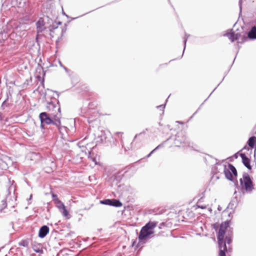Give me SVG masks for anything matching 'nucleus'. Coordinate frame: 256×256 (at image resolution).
I'll return each mask as SVG.
<instances>
[{
    "label": "nucleus",
    "mask_w": 256,
    "mask_h": 256,
    "mask_svg": "<svg viewBox=\"0 0 256 256\" xmlns=\"http://www.w3.org/2000/svg\"><path fill=\"white\" fill-rule=\"evenodd\" d=\"M12 96L10 92L6 93V100L3 102L2 103L0 108L2 110H4L5 109L6 107H8L9 106V104L8 102V99L10 98H11Z\"/></svg>",
    "instance_id": "6ab92c4d"
},
{
    "label": "nucleus",
    "mask_w": 256,
    "mask_h": 256,
    "mask_svg": "<svg viewBox=\"0 0 256 256\" xmlns=\"http://www.w3.org/2000/svg\"><path fill=\"white\" fill-rule=\"evenodd\" d=\"M224 174L227 179L230 181H234L237 176V171L236 168L230 164L224 166Z\"/></svg>",
    "instance_id": "0eeeda50"
},
{
    "label": "nucleus",
    "mask_w": 256,
    "mask_h": 256,
    "mask_svg": "<svg viewBox=\"0 0 256 256\" xmlns=\"http://www.w3.org/2000/svg\"><path fill=\"white\" fill-rule=\"evenodd\" d=\"M216 88L213 90V91H212V92L210 94H209V96H208V98H207L204 100V102H205V101H206V100H208V98L210 96V95L212 94V92L215 90H216Z\"/></svg>",
    "instance_id": "c03bdc74"
},
{
    "label": "nucleus",
    "mask_w": 256,
    "mask_h": 256,
    "mask_svg": "<svg viewBox=\"0 0 256 256\" xmlns=\"http://www.w3.org/2000/svg\"><path fill=\"white\" fill-rule=\"evenodd\" d=\"M248 146L250 148L254 149L256 146V138L255 136H252L250 137L247 142Z\"/></svg>",
    "instance_id": "f3484780"
},
{
    "label": "nucleus",
    "mask_w": 256,
    "mask_h": 256,
    "mask_svg": "<svg viewBox=\"0 0 256 256\" xmlns=\"http://www.w3.org/2000/svg\"><path fill=\"white\" fill-rule=\"evenodd\" d=\"M190 36V34H185V36L184 38V48L183 50V54L184 53L186 47V44L188 40V38Z\"/></svg>",
    "instance_id": "a878e982"
},
{
    "label": "nucleus",
    "mask_w": 256,
    "mask_h": 256,
    "mask_svg": "<svg viewBox=\"0 0 256 256\" xmlns=\"http://www.w3.org/2000/svg\"><path fill=\"white\" fill-rule=\"evenodd\" d=\"M37 39H38V36L36 37V40H37Z\"/></svg>",
    "instance_id": "e2e57ef3"
},
{
    "label": "nucleus",
    "mask_w": 256,
    "mask_h": 256,
    "mask_svg": "<svg viewBox=\"0 0 256 256\" xmlns=\"http://www.w3.org/2000/svg\"><path fill=\"white\" fill-rule=\"evenodd\" d=\"M144 134V132H140V134H136L134 136V140L136 138V137H137L138 136H139V135H140V134Z\"/></svg>",
    "instance_id": "e433bc0d"
},
{
    "label": "nucleus",
    "mask_w": 256,
    "mask_h": 256,
    "mask_svg": "<svg viewBox=\"0 0 256 256\" xmlns=\"http://www.w3.org/2000/svg\"><path fill=\"white\" fill-rule=\"evenodd\" d=\"M244 165L249 170H251L250 161H242Z\"/></svg>",
    "instance_id": "bb28decb"
},
{
    "label": "nucleus",
    "mask_w": 256,
    "mask_h": 256,
    "mask_svg": "<svg viewBox=\"0 0 256 256\" xmlns=\"http://www.w3.org/2000/svg\"><path fill=\"white\" fill-rule=\"evenodd\" d=\"M94 104L93 102H89L87 106H83L80 108L81 116L88 118V123H90V120H89L90 116H92V114L96 112L95 109L94 108Z\"/></svg>",
    "instance_id": "1a4fd4ad"
},
{
    "label": "nucleus",
    "mask_w": 256,
    "mask_h": 256,
    "mask_svg": "<svg viewBox=\"0 0 256 256\" xmlns=\"http://www.w3.org/2000/svg\"><path fill=\"white\" fill-rule=\"evenodd\" d=\"M56 128L58 130L62 138H66V134H68V128L65 126H62L61 124L59 126H55Z\"/></svg>",
    "instance_id": "dca6fc26"
},
{
    "label": "nucleus",
    "mask_w": 256,
    "mask_h": 256,
    "mask_svg": "<svg viewBox=\"0 0 256 256\" xmlns=\"http://www.w3.org/2000/svg\"><path fill=\"white\" fill-rule=\"evenodd\" d=\"M174 144L176 146L178 147L188 144V140L184 132L180 131L176 134Z\"/></svg>",
    "instance_id": "6e6552de"
},
{
    "label": "nucleus",
    "mask_w": 256,
    "mask_h": 256,
    "mask_svg": "<svg viewBox=\"0 0 256 256\" xmlns=\"http://www.w3.org/2000/svg\"><path fill=\"white\" fill-rule=\"evenodd\" d=\"M75 18H72V20H74V19H75Z\"/></svg>",
    "instance_id": "680f3d73"
},
{
    "label": "nucleus",
    "mask_w": 256,
    "mask_h": 256,
    "mask_svg": "<svg viewBox=\"0 0 256 256\" xmlns=\"http://www.w3.org/2000/svg\"><path fill=\"white\" fill-rule=\"evenodd\" d=\"M42 85H44V78H43V79H42Z\"/></svg>",
    "instance_id": "de8ad7c7"
},
{
    "label": "nucleus",
    "mask_w": 256,
    "mask_h": 256,
    "mask_svg": "<svg viewBox=\"0 0 256 256\" xmlns=\"http://www.w3.org/2000/svg\"><path fill=\"white\" fill-rule=\"evenodd\" d=\"M242 0H239V2H238V5H239V7H240V14L242 13Z\"/></svg>",
    "instance_id": "c756f323"
},
{
    "label": "nucleus",
    "mask_w": 256,
    "mask_h": 256,
    "mask_svg": "<svg viewBox=\"0 0 256 256\" xmlns=\"http://www.w3.org/2000/svg\"><path fill=\"white\" fill-rule=\"evenodd\" d=\"M60 212L62 214V216L66 218L67 219H68L70 218V216H69V212H68L67 210L66 209V206H64V207H63L61 210H60Z\"/></svg>",
    "instance_id": "5701e85b"
},
{
    "label": "nucleus",
    "mask_w": 256,
    "mask_h": 256,
    "mask_svg": "<svg viewBox=\"0 0 256 256\" xmlns=\"http://www.w3.org/2000/svg\"><path fill=\"white\" fill-rule=\"evenodd\" d=\"M48 28H49V30H50V33L52 32H53V30H53V29H52V28H51V26H50L48 27Z\"/></svg>",
    "instance_id": "a19ab883"
},
{
    "label": "nucleus",
    "mask_w": 256,
    "mask_h": 256,
    "mask_svg": "<svg viewBox=\"0 0 256 256\" xmlns=\"http://www.w3.org/2000/svg\"><path fill=\"white\" fill-rule=\"evenodd\" d=\"M63 68H64V70H65L66 72H69V70H69L67 68H66V66H64V67Z\"/></svg>",
    "instance_id": "37998d69"
},
{
    "label": "nucleus",
    "mask_w": 256,
    "mask_h": 256,
    "mask_svg": "<svg viewBox=\"0 0 256 256\" xmlns=\"http://www.w3.org/2000/svg\"><path fill=\"white\" fill-rule=\"evenodd\" d=\"M239 152L242 160H252L253 158L256 160V150H253L246 146Z\"/></svg>",
    "instance_id": "423d86ee"
},
{
    "label": "nucleus",
    "mask_w": 256,
    "mask_h": 256,
    "mask_svg": "<svg viewBox=\"0 0 256 256\" xmlns=\"http://www.w3.org/2000/svg\"><path fill=\"white\" fill-rule=\"evenodd\" d=\"M86 139V137L84 138L82 141L80 142L78 144V146L80 148V147H83L84 146V140Z\"/></svg>",
    "instance_id": "c85d7f7f"
},
{
    "label": "nucleus",
    "mask_w": 256,
    "mask_h": 256,
    "mask_svg": "<svg viewBox=\"0 0 256 256\" xmlns=\"http://www.w3.org/2000/svg\"><path fill=\"white\" fill-rule=\"evenodd\" d=\"M58 63H59V64H60V67H62V68H63L64 66L62 64V62H61L60 60H59V61H58Z\"/></svg>",
    "instance_id": "79ce46f5"
},
{
    "label": "nucleus",
    "mask_w": 256,
    "mask_h": 256,
    "mask_svg": "<svg viewBox=\"0 0 256 256\" xmlns=\"http://www.w3.org/2000/svg\"><path fill=\"white\" fill-rule=\"evenodd\" d=\"M117 134H122L123 133H122V132H118Z\"/></svg>",
    "instance_id": "603ef678"
},
{
    "label": "nucleus",
    "mask_w": 256,
    "mask_h": 256,
    "mask_svg": "<svg viewBox=\"0 0 256 256\" xmlns=\"http://www.w3.org/2000/svg\"><path fill=\"white\" fill-rule=\"evenodd\" d=\"M39 118L41 123H44L46 124H53L59 126L60 124V120L57 118H54L47 112H42L39 114Z\"/></svg>",
    "instance_id": "39448f33"
},
{
    "label": "nucleus",
    "mask_w": 256,
    "mask_h": 256,
    "mask_svg": "<svg viewBox=\"0 0 256 256\" xmlns=\"http://www.w3.org/2000/svg\"><path fill=\"white\" fill-rule=\"evenodd\" d=\"M54 204H55L56 207L59 210H61V209L65 206L64 203L62 202L60 200L56 199V201L55 202H54Z\"/></svg>",
    "instance_id": "b1692460"
},
{
    "label": "nucleus",
    "mask_w": 256,
    "mask_h": 256,
    "mask_svg": "<svg viewBox=\"0 0 256 256\" xmlns=\"http://www.w3.org/2000/svg\"><path fill=\"white\" fill-rule=\"evenodd\" d=\"M158 222H150L143 226L141 229L138 236L140 242H142L148 238L149 236L154 234V229L156 226Z\"/></svg>",
    "instance_id": "7ed1b4c3"
},
{
    "label": "nucleus",
    "mask_w": 256,
    "mask_h": 256,
    "mask_svg": "<svg viewBox=\"0 0 256 256\" xmlns=\"http://www.w3.org/2000/svg\"><path fill=\"white\" fill-rule=\"evenodd\" d=\"M44 124H46L44 123L42 124L40 122V128L42 129H44Z\"/></svg>",
    "instance_id": "58836bf2"
},
{
    "label": "nucleus",
    "mask_w": 256,
    "mask_h": 256,
    "mask_svg": "<svg viewBox=\"0 0 256 256\" xmlns=\"http://www.w3.org/2000/svg\"><path fill=\"white\" fill-rule=\"evenodd\" d=\"M197 208H200L202 209H205L206 208V206H198V205H196V206Z\"/></svg>",
    "instance_id": "c9c22d12"
},
{
    "label": "nucleus",
    "mask_w": 256,
    "mask_h": 256,
    "mask_svg": "<svg viewBox=\"0 0 256 256\" xmlns=\"http://www.w3.org/2000/svg\"><path fill=\"white\" fill-rule=\"evenodd\" d=\"M240 184L245 188L246 191L250 192L253 188L252 182L248 174L243 176L242 178L240 180Z\"/></svg>",
    "instance_id": "9d476101"
},
{
    "label": "nucleus",
    "mask_w": 256,
    "mask_h": 256,
    "mask_svg": "<svg viewBox=\"0 0 256 256\" xmlns=\"http://www.w3.org/2000/svg\"><path fill=\"white\" fill-rule=\"evenodd\" d=\"M200 109V108H198L197 110H199Z\"/></svg>",
    "instance_id": "4d7b16f0"
},
{
    "label": "nucleus",
    "mask_w": 256,
    "mask_h": 256,
    "mask_svg": "<svg viewBox=\"0 0 256 256\" xmlns=\"http://www.w3.org/2000/svg\"><path fill=\"white\" fill-rule=\"evenodd\" d=\"M62 14H63V15H64V16H65V15L66 14L64 12V10H62Z\"/></svg>",
    "instance_id": "09e8293b"
},
{
    "label": "nucleus",
    "mask_w": 256,
    "mask_h": 256,
    "mask_svg": "<svg viewBox=\"0 0 256 256\" xmlns=\"http://www.w3.org/2000/svg\"><path fill=\"white\" fill-rule=\"evenodd\" d=\"M100 203L115 207H121L122 206V203L120 200L116 199H107L101 200Z\"/></svg>",
    "instance_id": "f8f14e48"
},
{
    "label": "nucleus",
    "mask_w": 256,
    "mask_h": 256,
    "mask_svg": "<svg viewBox=\"0 0 256 256\" xmlns=\"http://www.w3.org/2000/svg\"><path fill=\"white\" fill-rule=\"evenodd\" d=\"M28 80H26V82H24V86H23V87H24V88L26 85L28 86Z\"/></svg>",
    "instance_id": "ea45409f"
},
{
    "label": "nucleus",
    "mask_w": 256,
    "mask_h": 256,
    "mask_svg": "<svg viewBox=\"0 0 256 256\" xmlns=\"http://www.w3.org/2000/svg\"><path fill=\"white\" fill-rule=\"evenodd\" d=\"M52 198H53V201H54V202H56V199L59 200V198H58V196L56 194H52Z\"/></svg>",
    "instance_id": "7c9ffc66"
},
{
    "label": "nucleus",
    "mask_w": 256,
    "mask_h": 256,
    "mask_svg": "<svg viewBox=\"0 0 256 256\" xmlns=\"http://www.w3.org/2000/svg\"><path fill=\"white\" fill-rule=\"evenodd\" d=\"M49 232V228L46 226H42L38 232V236L40 238H44Z\"/></svg>",
    "instance_id": "2eb2a0df"
},
{
    "label": "nucleus",
    "mask_w": 256,
    "mask_h": 256,
    "mask_svg": "<svg viewBox=\"0 0 256 256\" xmlns=\"http://www.w3.org/2000/svg\"><path fill=\"white\" fill-rule=\"evenodd\" d=\"M184 54L182 53V56H180V58H182V56H183Z\"/></svg>",
    "instance_id": "052dcab7"
},
{
    "label": "nucleus",
    "mask_w": 256,
    "mask_h": 256,
    "mask_svg": "<svg viewBox=\"0 0 256 256\" xmlns=\"http://www.w3.org/2000/svg\"><path fill=\"white\" fill-rule=\"evenodd\" d=\"M234 36L236 38V40H238L240 38V37L241 34L240 32H237V33L234 32Z\"/></svg>",
    "instance_id": "473e14b6"
},
{
    "label": "nucleus",
    "mask_w": 256,
    "mask_h": 256,
    "mask_svg": "<svg viewBox=\"0 0 256 256\" xmlns=\"http://www.w3.org/2000/svg\"><path fill=\"white\" fill-rule=\"evenodd\" d=\"M240 152L239 151L232 156H228L227 158L224 159L223 160H234V159H237L240 156Z\"/></svg>",
    "instance_id": "393cba45"
},
{
    "label": "nucleus",
    "mask_w": 256,
    "mask_h": 256,
    "mask_svg": "<svg viewBox=\"0 0 256 256\" xmlns=\"http://www.w3.org/2000/svg\"><path fill=\"white\" fill-rule=\"evenodd\" d=\"M92 160H96V158H92Z\"/></svg>",
    "instance_id": "6e6d98bb"
},
{
    "label": "nucleus",
    "mask_w": 256,
    "mask_h": 256,
    "mask_svg": "<svg viewBox=\"0 0 256 256\" xmlns=\"http://www.w3.org/2000/svg\"><path fill=\"white\" fill-rule=\"evenodd\" d=\"M7 163L6 161H0V170H6L8 168L9 166L12 164L10 161Z\"/></svg>",
    "instance_id": "aec40b11"
},
{
    "label": "nucleus",
    "mask_w": 256,
    "mask_h": 256,
    "mask_svg": "<svg viewBox=\"0 0 256 256\" xmlns=\"http://www.w3.org/2000/svg\"><path fill=\"white\" fill-rule=\"evenodd\" d=\"M56 25L58 26L59 25H61L62 24V22H58L57 23H56Z\"/></svg>",
    "instance_id": "a18cd8bd"
},
{
    "label": "nucleus",
    "mask_w": 256,
    "mask_h": 256,
    "mask_svg": "<svg viewBox=\"0 0 256 256\" xmlns=\"http://www.w3.org/2000/svg\"><path fill=\"white\" fill-rule=\"evenodd\" d=\"M200 109V108H198L197 110H199Z\"/></svg>",
    "instance_id": "13d9d810"
},
{
    "label": "nucleus",
    "mask_w": 256,
    "mask_h": 256,
    "mask_svg": "<svg viewBox=\"0 0 256 256\" xmlns=\"http://www.w3.org/2000/svg\"><path fill=\"white\" fill-rule=\"evenodd\" d=\"M226 239L228 244H230L231 242V240L230 238L226 237Z\"/></svg>",
    "instance_id": "4c0bfd02"
},
{
    "label": "nucleus",
    "mask_w": 256,
    "mask_h": 256,
    "mask_svg": "<svg viewBox=\"0 0 256 256\" xmlns=\"http://www.w3.org/2000/svg\"><path fill=\"white\" fill-rule=\"evenodd\" d=\"M198 110H196V112H195L194 114L193 115H194L196 112H197Z\"/></svg>",
    "instance_id": "864d4df0"
},
{
    "label": "nucleus",
    "mask_w": 256,
    "mask_h": 256,
    "mask_svg": "<svg viewBox=\"0 0 256 256\" xmlns=\"http://www.w3.org/2000/svg\"><path fill=\"white\" fill-rule=\"evenodd\" d=\"M36 32L38 34L42 33L46 29V28L44 26L45 22L44 18H38V20L36 22Z\"/></svg>",
    "instance_id": "ddd939ff"
},
{
    "label": "nucleus",
    "mask_w": 256,
    "mask_h": 256,
    "mask_svg": "<svg viewBox=\"0 0 256 256\" xmlns=\"http://www.w3.org/2000/svg\"><path fill=\"white\" fill-rule=\"evenodd\" d=\"M59 40H60V38H58V39L56 41V42L57 43Z\"/></svg>",
    "instance_id": "5fc2aeb1"
},
{
    "label": "nucleus",
    "mask_w": 256,
    "mask_h": 256,
    "mask_svg": "<svg viewBox=\"0 0 256 256\" xmlns=\"http://www.w3.org/2000/svg\"><path fill=\"white\" fill-rule=\"evenodd\" d=\"M48 113L52 116L54 118L60 120L62 114L59 101L54 98L50 102H48L46 105Z\"/></svg>",
    "instance_id": "f03ea898"
},
{
    "label": "nucleus",
    "mask_w": 256,
    "mask_h": 256,
    "mask_svg": "<svg viewBox=\"0 0 256 256\" xmlns=\"http://www.w3.org/2000/svg\"><path fill=\"white\" fill-rule=\"evenodd\" d=\"M162 146V144H160L157 146L155 148H154L148 154L146 155L145 156L140 158L138 160H143L146 158H148L152 154H153L157 150H158Z\"/></svg>",
    "instance_id": "4be33fe9"
},
{
    "label": "nucleus",
    "mask_w": 256,
    "mask_h": 256,
    "mask_svg": "<svg viewBox=\"0 0 256 256\" xmlns=\"http://www.w3.org/2000/svg\"><path fill=\"white\" fill-rule=\"evenodd\" d=\"M200 109V108H198L197 110H199Z\"/></svg>",
    "instance_id": "bf43d9fd"
},
{
    "label": "nucleus",
    "mask_w": 256,
    "mask_h": 256,
    "mask_svg": "<svg viewBox=\"0 0 256 256\" xmlns=\"http://www.w3.org/2000/svg\"><path fill=\"white\" fill-rule=\"evenodd\" d=\"M51 28H52L53 30H55L58 28V26L56 25V24H52V25H50Z\"/></svg>",
    "instance_id": "f704fd0d"
},
{
    "label": "nucleus",
    "mask_w": 256,
    "mask_h": 256,
    "mask_svg": "<svg viewBox=\"0 0 256 256\" xmlns=\"http://www.w3.org/2000/svg\"><path fill=\"white\" fill-rule=\"evenodd\" d=\"M32 248L33 250L38 253H42V247L40 244H38L36 242H34L32 244Z\"/></svg>",
    "instance_id": "a211bd4d"
},
{
    "label": "nucleus",
    "mask_w": 256,
    "mask_h": 256,
    "mask_svg": "<svg viewBox=\"0 0 256 256\" xmlns=\"http://www.w3.org/2000/svg\"><path fill=\"white\" fill-rule=\"evenodd\" d=\"M94 142L96 146L101 144H106L109 141L106 132L99 128L94 134Z\"/></svg>",
    "instance_id": "20e7f679"
},
{
    "label": "nucleus",
    "mask_w": 256,
    "mask_h": 256,
    "mask_svg": "<svg viewBox=\"0 0 256 256\" xmlns=\"http://www.w3.org/2000/svg\"><path fill=\"white\" fill-rule=\"evenodd\" d=\"M50 36L51 38H52L54 37V36L52 35L51 33L50 34Z\"/></svg>",
    "instance_id": "8fccbe9b"
},
{
    "label": "nucleus",
    "mask_w": 256,
    "mask_h": 256,
    "mask_svg": "<svg viewBox=\"0 0 256 256\" xmlns=\"http://www.w3.org/2000/svg\"><path fill=\"white\" fill-rule=\"evenodd\" d=\"M228 227V222H224L220 226L218 234V256H226V252H228V248L224 240L226 231Z\"/></svg>",
    "instance_id": "f257e3e1"
},
{
    "label": "nucleus",
    "mask_w": 256,
    "mask_h": 256,
    "mask_svg": "<svg viewBox=\"0 0 256 256\" xmlns=\"http://www.w3.org/2000/svg\"><path fill=\"white\" fill-rule=\"evenodd\" d=\"M230 31L231 32H230L226 33L224 36H227L232 42H234L237 40L234 36V32L233 31V30H230Z\"/></svg>",
    "instance_id": "412c9836"
},
{
    "label": "nucleus",
    "mask_w": 256,
    "mask_h": 256,
    "mask_svg": "<svg viewBox=\"0 0 256 256\" xmlns=\"http://www.w3.org/2000/svg\"><path fill=\"white\" fill-rule=\"evenodd\" d=\"M66 27H67V24H64V28H63L62 29V34H64V32H66V29H67V28H66Z\"/></svg>",
    "instance_id": "72a5a7b5"
},
{
    "label": "nucleus",
    "mask_w": 256,
    "mask_h": 256,
    "mask_svg": "<svg viewBox=\"0 0 256 256\" xmlns=\"http://www.w3.org/2000/svg\"><path fill=\"white\" fill-rule=\"evenodd\" d=\"M251 133L252 134V136H255V135L256 136V126L253 128Z\"/></svg>",
    "instance_id": "2f4dec72"
},
{
    "label": "nucleus",
    "mask_w": 256,
    "mask_h": 256,
    "mask_svg": "<svg viewBox=\"0 0 256 256\" xmlns=\"http://www.w3.org/2000/svg\"><path fill=\"white\" fill-rule=\"evenodd\" d=\"M65 16H66V18H70V17H69V16H68V15H67L66 14L65 15Z\"/></svg>",
    "instance_id": "3c124183"
},
{
    "label": "nucleus",
    "mask_w": 256,
    "mask_h": 256,
    "mask_svg": "<svg viewBox=\"0 0 256 256\" xmlns=\"http://www.w3.org/2000/svg\"><path fill=\"white\" fill-rule=\"evenodd\" d=\"M36 78L38 79L39 80H41V77L40 76H36Z\"/></svg>",
    "instance_id": "49530a36"
},
{
    "label": "nucleus",
    "mask_w": 256,
    "mask_h": 256,
    "mask_svg": "<svg viewBox=\"0 0 256 256\" xmlns=\"http://www.w3.org/2000/svg\"><path fill=\"white\" fill-rule=\"evenodd\" d=\"M248 38L250 40H256V26H253L252 27L250 30L247 34V37L244 36L242 38L241 42H238V43L243 44L247 40Z\"/></svg>",
    "instance_id": "9b49d317"
},
{
    "label": "nucleus",
    "mask_w": 256,
    "mask_h": 256,
    "mask_svg": "<svg viewBox=\"0 0 256 256\" xmlns=\"http://www.w3.org/2000/svg\"><path fill=\"white\" fill-rule=\"evenodd\" d=\"M165 106H166V104H161V105L157 106L156 108H159L160 110H162V111L163 112V113H164Z\"/></svg>",
    "instance_id": "cd10ccee"
},
{
    "label": "nucleus",
    "mask_w": 256,
    "mask_h": 256,
    "mask_svg": "<svg viewBox=\"0 0 256 256\" xmlns=\"http://www.w3.org/2000/svg\"><path fill=\"white\" fill-rule=\"evenodd\" d=\"M56 168V164L54 161H48L44 168L45 172L47 173L53 172Z\"/></svg>",
    "instance_id": "4468645a"
}]
</instances>
